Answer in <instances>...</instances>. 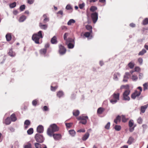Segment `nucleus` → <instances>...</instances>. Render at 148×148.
I'll return each mask as SVG.
<instances>
[{
	"label": "nucleus",
	"mask_w": 148,
	"mask_h": 148,
	"mask_svg": "<svg viewBox=\"0 0 148 148\" xmlns=\"http://www.w3.org/2000/svg\"><path fill=\"white\" fill-rule=\"evenodd\" d=\"M25 8V5H21L20 7V9L21 11H23Z\"/></svg>",
	"instance_id": "obj_54"
},
{
	"label": "nucleus",
	"mask_w": 148,
	"mask_h": 148,
	"mask_svg": "<svg viewBox=\"0 0 148 148\" xmlns=\"http://www.w3.org/2000/svg\"><path fill=\"white\" fill-rule=\"evenodd\" d=\"M75 22V20L73 19H70L67 22V24L68 25H71L72 24L74 23Z\"/></svg>",
	"instance_id": "obj_25"
},
{
	"label": "nucleus",
	"mask_w": 148,
	"mask_h": 148,
	"mask_svg": "<svg viewBox=\"0 0 148 148\" xmlns=\"http://www.w3.org/2000/svg\"><path fill=\"white\" fill-rule=\"evenodd\" d=\"M39 26L41 29L45 30L46 29L47 27V25H43L41 23H39Z\"/></svg>",
	"instance_id": "obj_16"
},
{
	"label": "nucleus",
	"mask_w": 148,
	"mask_h": 148,
	"mask_svg": "<svg viewBox=\"0 0 148 148\" xmlns=\"http://www.w3.org/2000/svg\"><path fill=\"white\" fill-rule=\"evenodd\" d=\"M97 9V8L94 6H92L91 7L90 10L92 12H94Z\"/></svg>",
	"instance_id": "obj_44"
},
{
	"label": "nucleus",
	"mask_w": 148,
	"mask_h": 148,
	"mask_svg": "<svg viewBox=\"0 0 148 148\" xmlns=\"http://www.w3.org/2000/svg\"><path fill=\"white\" fill-rule=\"evenodd\" d=\"M11 122V121L10 119V118L9 117H8L5 119V120L4 122V123L6 125H9L10 123Z\"/></svg>",
	"instance_id": "obj_29"
},
{
	"label": "nucleus",
	"mask_w": 148,
	"mask_h": 148,
	"mask_svg": "<svg viewBox=\"0 0 148 148\" xmlns=\"http://www.w3.org/2000/svg\"><path fill=\"white\" fill-rule=\"evenodd\" d=\"M128 65L130 67L131 69L133 68L134 66V64L133 63H132L131 62H130L128 64Z\"/></svg>",
	"instance_id": "obj_51"
},
{
	"label": "nucleus",
	"mask_w": 148,
	"mask_h": 148,
	"mask_svg": "<svg viewBox=\"0 0 148 148\" xmlns=\"http://www.w3.org/2000/svg\"><path fill=\"white\" fill-rule=\"evenodd\" d=\"M120 76V74L119 73H115L113 76V79L117 81L118 80V78Z\"/></svg>",
	"instance_id": "obj_11"
},
{
	"label": "nucleus",
	"mask_w": 148,
	"mask_h": 148,
	"mask_svg": "<svg viewBox=\"0 0 148 148\" xmlns=\"http://www.w3.org/2000/svg\"><path fill=\"white\" fill-rule=\"evenodd\" d=\"M43 110L44 111H47L49 110V108L47 106H44Z\"/></svg>",
	"instance_id": "obj_58"
},
{
	"label": "nucleus",
	"mask_w": 148,
	"mask_h": 148,
	"mask_svg": "<svg viewBox=\"0 0 148 148\" xmlns=\"http://www.w3.org/2000/svg\"><path fill=\"white\" fill-rule=\"evenodd\" d=\"M59 53L60 54L62 55L65 54L66 51V49L64 46L61 45H59Z\"/></svg>",
	"instance_id": "obj_7"
},
{
	"label": "nucleus",
	"mask_w": 148,
	"mask_h": 148,
	"mask_svg": "<svg viewBox=\"0 0 148 148\" xmlns=\"http://www.w3.org/2000/svg\"><path fill=\"white\" fill-rule=\"evenodd\" d=\"M49 19L48 18H45L44 20V22L45 23L46 22H48L49 21Z\"/></svg>",
	"instance_id": "obj_61"
},
{
	"label": "nucleus",
	"mask_w": 148,
	"mask_h": 148,
	"mask_svg": "<svg viewBox=\"0 0 148 148\" xmlns=\"http://www.w3.org/2000/svg\"><path fill=\"white\" fill-rule=\"evenodd\" d=\"M104 110L105 109L104 108L100 107L98 109L97 112L98 114H101L104 111Z\"/></svg>",
	"instance_id": "obj_21"
},
{
	"label": "nucleus",
	"mask_w": 148,
	"mask_h": 148,
	"mask_svg": "<svg viewBox=\"0 0 148 148\" xmlns=\"http://www.w3.org/2000/svg\"><path fill=\"white\" fill-rule=\"evenodd\" d=\"M77 132H85V130L84 129H80L79 130H78Z\"/></svg>",
	"instance_id": "obj_64"
},
{
	"label": "nucleus",
	"mask_w": 148,
	"mask_h": 148,
	"mask_svg": "<svg viewBox=\"0 0 148 148\" xmlns=\"http://www.w3.org/2000/svg\"><path fill=\"white\" fill-rule=\"evenodd\" d=\"M134 139L132 137H130L127 142V143L129 145L131 144L134 141Z\"/></svg>",
	"instance_id": "obj_28"
},
{
	"label": "nucleus",
	"mask_w": 148,
	"mask_h": 148,
	"mask_svg": "<svg viewBox=\"0 0 148 148\" xmlns=\"http://www.w3.org/2000/svg\"><path fill=\"white\" fill-rule=\"evenodd\" d=\"M146 52V51L145 49H143L142 50L140 51L138 53V55L139 56H142L144 53Z\"/></svg>",
	"instance_id": "obj_34"
},
{
	"label": "nucleus",
	"mask_w": 148,
	"mask_h": 148,
	"mask_svg": "<svg viewBox=\"0 0 148 148\" xmlns=\"http://www.w3.org/2000/svg\"><path fill=\"white\" fill-rule=\"evenodd\" d=\"M54 138L55 140L60 139L61 138V135L59 134H55L53 135Z\"/></svg>",
	"instance_id": "obj_13"
},
{
	"label": "nucleus",
	"mask_w": 148,
	"mask_h": 148,
	"mask_svg": "<svg viewBox=\"0 0 148 148\" xmlns=\"http://www.w3.org/2000/svg\"><path fill=\"white\" fill-rule=\"evenodd\" d=\"M91 33L90 32H86L84 34V36L88 38L90 36Z\"/></svg>",
	"instance_id": "obj_42"
},
{
	"label": "nucleus",
	"mask_w": 148,
	"mask_h": 148,
	"mask_svg": "<svg viewBox=\"0 0 148 148\" xmlns=\"http://www.w3.org/2000/svg\"><path fill=\"white\" fill-rule=\"evenodd\" d=\"M143 24L144 25H146L148 24V18H146L143 21Z\"/></svg>",
	"instance_id": "obj_33"
},
{
	"label": "nucleus",
	"mask_w": 148,
	"mask_h": 148,
	"mask_svg": "<svg viewBox=\"0 0 148 148\" xmlns=\"http://www.w3.org/2000/svg\"><path fill=\"white\" fill-rule=\"evenodd\" d=\"M64 95V93L62 91H60L57 92V96L60 98L62 97Z\"/></svg>",
	"instance_id": "obj_18"
},
{
	"label": "nucleus",
	"mask_w": 148,
	"mask_h": 148,
	"mask_svg": "<svg viewBox=\"0 0 148 148\" xmlns=\"http://www.w3.org/2000/svg\"><path fill=\"white\" fill-rule=\"evenodd\" d=\"M143 90L144 91L145 90H146L147 89V87L148 88V83H145L143 84Z\"/></svg>",
	"instance_id": "obj_40"
},
{
	"label": "nucleus",
	"mask_w": 148,
	"mask_h": 148,
	"mask_svg": "<svg viewBox=\"0 0 148 148\" xmlns=\"http://www.w3.org/2000/svg\"><path fill=\"white\" fill-rule=\"evenodd\" d=\"M65 125L67 127L69 128L72 126L73 123H66Z\"/></svg>",
	"instance_id": "obj_50"
},
{
	"label": "nucleus",
	"mask_w": 148,
	"mask_h": 148,
	"mask_svg": "<svg viewBox=\"0 0 148 148\" xmlns=\"http://www.w3.org/2000/svg\"><path fill=\"white\" fill-rule=\"evenodd\" d=\"M8 54L9 56L11 57H14L15 56V53L14 52L12 51V49H10L8 52Z\"/></svg>",
	"instance_id": "obj_27"
},
{
	"label": "nucleus",
	"mask_w": 148,
	"mask_h": 148,
	"mask_svg": "<svg viewBox=\"0 0 148 148\" xmlns=\"http://www.w3.org/2000/svg\"><path fill=\"white\" fill-rule=\"evenodd\" d=\"M59 129L57 125L55 124L51 125L48 129L47 133L50 136H52L53 133L58 130Z\"/></svg>",
	"instance_id": "obj_1"
},
{
	"label": "nucleus",
	"mask_w": 148,
	"mask_h": 148,
	"mask_svg": "<svg viewBox=\"0 0 148 148\" xmlns=\"http://www.w3.org/2000/svg\"><path fill=\"white\" fill-rule=\"evenodd\" d=\"M130 75V74L128 72H126L125 75H124L123 81L124 82H127L129 76Z\"/></svg>",
	"instance_id": "obj_10"
},
{
	"label": "nucleus",
	"mask_w": 148,
	"mask_h": 148,
	"mask_svg": "<svg viewBox=\"0 0 148 148\" xmlns=\"http://www.w3.org/2000/svg\"><path fill=\"white\" fill-rule=\"evenodd\" d=\"M74 45L72 43L70 42L68 44V47L69 49H72L73 48Z\"/></svg>",
	"instance_id": "obj_46"
},
{
	"label": "nucleus",
	"mask_w": 148,
	"mask_h": 148,
	"mask_svg": "<svg viewBox=\"0 0 148 148\" xmlns=\"http://www.w3.org/2000/svg\"><path fill=\"white\" fill-rule=\"evenodd\" d=\"M24 128L25 129H27L28 127V126L30 124V121L28 120H26L24 122Z\"/></svg>",
	"instance_id": "obj_12"
},
{
	"label": "nucleus",
	"mask_w": 148,
	"mask_h": 148,
	"mask_svg": "<svg viewBox=\"0 0 148 148\" xmlns=\"http://www.w3.org/2000/svg\"><path fill=\"white\" fill-rule=\"evenodd\" d=\"M35 138L36 140L38 142L41 143L44 141V138L43 136L39 134H36Z\"/></svg>",
	"instance_id": "obj_4"
},
{
	"label": "nucleus",
	"mask_w": 148,
	"mask_h": 148,
	"mask_svg": "<svg viewBox=\"0 0 148 148\" xmlns=\"http://www.w3.org/2000/svg\"><path fill=\"white\" fill-rule=\"evenodd\" d=\"M47 51L46 49H43L40 50V53L41 54L45 55Z\"/></svg>",
	"instance_id": "obj_32"
},
{
	"label": "nucleus",
	"mask_w": 148,
	"mask_h": 148,
	"mask_svg": "<svg viewBox=\"0 0 148 148\" xmlns=\"http://www.w3.org/2000/svg\"><path fill=\"white\" fill-rule=\"evenodd\" d=\"M87 123V120H84L83 121H81L79 123H81L83 124H86Z\"/></svg>",
	"instance_id": "obj_56"
},
{
	"label": "nucleus",
	"mask_w": 148,
	"mask_h": 148,
	"mask_svg": "<svg viewBox=\"0 0 148 148\" xmlns=\"http://www.w3.org/2000/svg\"><path fill=\"white\" fill-rule=\"evenodd\" d=\"M138 61L140 64H142L143 62V60L141 58H139L138 59Z\"/></svg>",
	"instance_id": "obj_55"
},
{
	"label": "nucleus",
	"mask_w": 148,
	"mask_h": 148,
	"mask_svg": "<svg viewBox=\"0 0 148 148\" xmlns=\"http://www.w3.org/2000/svg\"><path fill=\"white\" fill-rule=\"evenodd\" d=\"M57 88H58V86H56L54 87H53L52 86H51V90L52 91H54Z\"/></svg>",
	"instance_id": "obj_59"
},
{
	"label": "nucleus",
	"mask_w": 148,
	"mask_h": 148,
	"mask_svg": "<svg viewBox=\"0 0 148 148\" xmlns=\"http://www.w3.org/2000/svg\"><path fill=\"white\" fill-rule=\"evenodd\" d=\"M66 8L67 10H69L70 9H72V8L71 7V6L69 5H67L66 7Z\"/></svg>",
	"instance_id": "obj_57"
},
{
	"label": "nucleus",
	"mask_w": 148,
	"mask_h": 148,
	"mask_svg": "<svg viewBox=\"0 0 148 148\" xmlns=\"http://www.w3.org/2000/svg\"><path fill=\"white\" fill-rule=\"evenodd\" d=\"M137 122L139 124H142L143 122V119L141 117H139L137 119Z\"/></svg>",
	"instance_id": "obj_43"
},
{
	"label": "nucleus",
	"mask_w": 148,
	"mask_h": 148,
	"mask_svg": "<svg viewBox=\"0 0 148 148\" xmlns=\"http://www.w3.org/2000/svg\"><path fill=\"white\" fill-rule=\"evenodd\" d=\"M91 16L93 23H95L98 18V13L96 12L92 13Z\"/></svg>",
	"instance_id": "obj_6"
},
{
	"label": "nucleus",
	"mask_w": 148,
	"mask_h": 148,
	"mask_svg": "<svg viewBox=\"0 0 148 148\" xmlns=\"http://www.w3.org/2000/svg\"><path fill=\"white\" fill-rule=\"evenodd\" d=\"M69 134L72 136H74L75 134V131L74 130H70L69 131Z\"/></svg>",
	"instance_id": "obj_30"
},
{
	"label": "nucleus",
	"mask_w": 148,
	"mask_h": 148,
	"mask_svg": "<svg viewBox=\"0 0 148 148\" xmlns=\"http://www.w3.org/2000/svg\"><path fill=\"white\" fill-rule=\"evenodd\" d=\"M89 136V134L87 132L86 134L84 136L82 137V140H86L88 138Z\"/></svg>",
	"instance_id": "obj_24"
},
{
	"label": "nucleus",
	"mask_w": 148,
	"mask_h": 148,
	"mask_svg": "<svg viewBox=\"0 0 148 148\" xmlns=\"http://www.w3.org/2000/svg\"><path fill=\"white\" fill-rule=\"evenodd\" d=\"M44 131L43 127L42 125H39L37 128V131L39 133H42Z\"/></svg>",
	"instance_id": "obj_9"
},
{
	"label": "nucleus",
	"mask_w": 148,
	"mask_h": 148,
	"mask_svg": "<svg viewBox=\"0 0 148 148\" xmlns=\"http://www.w3.org/2000/svg\"><path fill=\"white\" fill-rule=\"evenodd\" d=\"M11 121H15L16 120V117L15 114H12L11 116Z\"/></svg>",
	"instance_id": "obj_31"
},
{
	"label": "nucleus",
	"mask_w": 148,
	"mask_h": 148,
	"mask_svg": "<svg viewBox=\"0 0 148 148\" xmlns=\"http://www.w3.org/2000/svg\"><path fill=\"white\" fill-rule=\"evenodd\" d=\"M51 42L53 44H56L57 43V38L55 36H54L51 38Z\"/></svg>",
	"instance_id": "obj_17"
},
{
	"label": "nucleus",
	"mask_w": 148,
	"mask_h": 148,
	"mask_svg": "<svg viewBox=\"0 0 148 148\" xmlns=\"http://www.w3.org/2000/svg\"><path fill=\"white\" fill-rule=\"evenodd\" d=\"M34 1V0H28V3L29 4H32Z\"/></svg>",
	"instance_id": "obj_62"
},
{
	"label": "nucleus",
	"mask_w": 148,
	"mask_h": 148,
	"mask_svg": "<svg viewBox=\"0 0 148 148\" xmlns=\"http://www.w3.org/2000/svg\"><path fill=\"white\" fill-rule=\"evenodd\" d=\"M140 68L138 67H136L134 68L135 71L138 72L140 71Z\"/></svg>",
	"instance_id": "obj_60"
},
{
	"label": "nucleus",
	"mask_w": 148,
	"mask_h": 148,
	"mask_svg": "<svg viewBox=\"0 0 148 148\" xmlns=\"http://www.w3.org/2000/svg\"><path fill=\"white\" fill-rule=\"evenodd\" d=\"M67 33H65L64 35V40H66L67 41H69V42H72L73 40L71 38H69L68 39V40H67L66 38H67Z\"/></svg>",
	"instance_id": "obj_23"
},
{
	"label": "nucleus",
	"mask_w": 148,
	"mask_h": 148,
	"mask_svg": "<svg viewBox=\"0 0 148 148\" xmlns=\"http://www.w3.org/2000/svg\"><path fill=\"white\" fill-rule=\"evenodd\" d=\"M121 117L119 116H117L116 119L114 120V122L116 123L117 124L118 122L121 121Z\"/></svg>",
	"instance_id": "obj_22"
},
{
	"label": "nucleus",
	"mask_w": 148,
	"mask_h": 148,
	"mask_svg": "<svg viewBox=\"0 0 148 148\" xmlns=\"http://www.w3.org/2000/svg\"><path fill=\"white\" fill-rule=\"evenodd\" d=\"M110 122H109L105 125V127L106 129L108 130L110 128Z\"/></svg>",
	"instance_id": "obj_49"
},
{
	"label": "nucleus",
	"mask_w": 148,
	"mask_h": 148,
	"mask_svg": "<svg viewBox=\"0 0 148 148\" xmlns=\"http://www.w3.org/2000/svg\"><path fill=\"white\" fill-rule=\"evenodd\" d=\"M24 148H32L31 144L30 143H28L27 145L25 146Z\"/></svg>",
	"instance_id": "obj_53"
},
{
	"label": "nucleus",
	"mask_w": 148,
	"mask_h": 148,
	"mask_svg": "<svg viewBox=\"0 0 148 148\" xmlns=\"http://www.w3.org/2000/svg\"><path fill=\"white\" fill-rule=\"evenodd\" d=\"M16 3L15 2H14L11 4L10 5V7L11 8H13L15 7L16 6Z\"/></svg>",
	"instance_id": "obj_47"
},
{
	"label": "nucleus",
	"mask_w": 148,
	"mask_h": 148,
	"mask_svg": "<svg viewBox=\"0 0 148 148\" xmlns=\"http://www.w3.org/2000/svg\"><path fill=\"white\" fill-rule=\"evenodd\" d=\"M27 132L28 134L30 135L32 134L33 132V129L32 128H30L27 131Z\"/></svg>",
	"instance_id": "obj_35"
},
{
	"label": "nucleus",
	"mask_w": 148,
	"mask_h": 148,
	"mask_svg": "<svg viewBox=\"0 0 148 148\" xmlns=\"http://www.w3.org/2000/svg\"><path fill=\"white\" fill-rule=\"evenodd\" d=\"M148 106V104L142 106L141 107V112L143 113L145 112L146 109L147 108Z\"/></svg>",
	"instance_id": "obj_15"
},
{
	"label": "nucleus",
	"mask_w": 148,
	"mask_h": 148,
	"mask_svg": "<svg viewBox=\"0 0 148 148\" xmlns=\"http://www.w3.org/2000/svg\"><path fill=\"white\" fill-rule=\"evenodd\" d=\"M26 18V17L24 15L21 16L19 19V21L20 22H23Z\"/></svg>",
	"instance_id": "obj_20"
},
{
	"label": "nucleus",
	"mask_w": 148,
	"mask_h": 148,
	"mask_svg": "<svg viewBox=\"0 0 148 148\" xmlns=\"http://www.w3.org/2000/svg\"><path fill=\"white\" fill-rule=\"evenodd\" d=\"M130 91L129 90H125L123 93V99L125 100L129 101L130 98L129 96Z\"/></svg>",
	"instance_id": "obj_5"
},
{
	"label": "nucleus",
	"mask_w": 148,
	"mask_h": 148,
	"mask_svg": "<svg viewBox=\"0 0 148 148\" xmlns=\"http://www.w3.org/2000/svg\"><path fill=\"white\" fill-rule=\"evenodd\" d=\"M140 95V92H138L137 90L135 91L134 92H133L131 95V97L133 99H135L136 97H138Z\"/></svg>",
	"instance_id": "obj_8"
},
{
	"label": "nucleus",
	"mask_w": 148,
	"mask_h": 148,
	"mask_svg": "<svg viewBox=\"0 0 148 148\" xmlns=\"http://www.w3.org/2000/svg\"><path fill=\"white\" fill-rule=\"evenodd\" d=\"M86 28L88 30H90L91 32H92V27L89 25H87L86 27Z\"/></svg>",
	"instance_id": "obj_45"
},
{
	"label": "nucleus",
	"mask_w": 148,
	"mask_h": 148,
	"mask_svg": "<svg viewBox=\"0 0 148 148\" xmlns=\"http://www.w3.org/2000/svg\"><path fill=\"white\" fill-rule=\"evenodd\" d=\"M79 114V112L78 110H74L73 112V115L76 116H78Z\"/></svg>",
	"instance_id": "obj_26"
},
{
	"label": "nucleus",
	"mask_w": 148,
	"mask_h": 148,
	"mask_svg": "<svg viewBox=\"0 0 148 148\" xmlns=\"http://www.w3.org/2000/svg\"><path fill=\"white\" fill-rule=\"evenodd\" d=\"M34 145L36 148H41L42 146V145L38 143H35Z\"/></svg>",
	"instance_id": "obj_41"
},
{
	"label": "nucleus",
	"mask_w": 148,
	"mask_h": 148,
	"mask_svg": "<svg viewBox=\"0 0 148 148\" xmlns=\"http://www.w3.org/2000/svg\"><path fill=\"white\" fill-rule=\"evenodd\" d=\"M114 128L116 130L119 131L121 130V127L119 125H116L115 126Z\"/></svg>",
	"instance_id": "obj_39"
},
{
	"label": "nucleus",
	"mask_w": 148,
	"mask_h": 148,
	"mask_svg": "<svg viewBox=\"0 0 148 148\" xmlns=\"http://www.w3.org/2000/svg\"><path fill=\"white\" fill-rule=\"evenodd\" d=\"M42 33V32L41 31H40L37 34H35L33 35L32 37V40L36 43L39 44V39L42 38L43 36Z\"/></svg>",
	"instance_id": "obj_2"
},
{
	"label": "nucleus",
	"mask_w": 148,
	"mask_h": 148,
	"mask_svg": "<svg viewBox=\"0 0 148 148\" xmlns=\"http://www.w3.org/2000/svg\"><path fill=\"white\" fill-rule=\"evenodd\" d=\"M61 29L62 30H66L67 29V27L66 26H63L61 27Z\"/></svg>",
	"instance_id": "obj_63"
},
{
	"label": "nucleus",
	"mask_w": 148,
	"mask_h": 148,
	"mask_svg": "<svg viewBox=\"0 0 148 148\" xmlns=\"http://www.w3.org/2000/svg\"><path fill=\"white\" fill-rule=\"evenodd\" d=\"M37 103V100L36 99L34 100L32 102V105L34 106H36Z\"/></svg>",
	"instance_id": "obj_52"
},
{
	"label": "nucleus",
	"mask_w": 148,
	"mask_h": 148,
	"mask_svg": "<svg viewBox=\"0 0 148 148\" xmlns=\"http://www.w3.org/2000/svg\"><path fill=\"white\" fill-rule=\"evenodd\" d=\"M128 119V118H126L125 116L124 115L122 116V122H126L127 120Z\"/></svg>",
	"instance_id": "obj_38"
},
{
	"label": "nucleus",
	"mask_w": 148,
	"mask_h": 148,
	"mask_svg": "<svg viewBox=\"0 0 148 148\" xmlns=\"http://www.w3.org/2000/svg\"><path fill=\"white\" fill-rule=\"evenodd\" d=\"M119 94L114 93L112 95L113 98L110 100V102L112 104L116 103L119 100Z\"/></svg>",
	"instance_id": "obj_3"
},
{
	"label": "nucleus",
	"mask_w": 148,
	"mask_h": 148,
	"mask_svg": "<svg viewBox=\"0 0 148 148\" xmlns=\"http://www.w3.org/2000/svg\"><path fill=\"white\" fill-rule=\"evenodd\" d=\"M85 6V3H84L82 4H79V8L80 9H82Z\"/></svg>",
	"instance_id": "obj_48"
},
{
	"label": "nucleus",
	"mask_w": 148,
	"mask_h": 148,
	"mask_svg": "<svg viewBox=\"0 0 148 148\" xmlns=\"http://www.w3.org/2000/svg\"><path fill=\"white\" fill-rule=\"evenodd\" d=\"M132 79L133 81H136L138 79L137 76L136 75H133L131 78Z\"/></svg>",
	"instance_id": "obj_37"
},
{
	"label": "nucleus",
	"mask_w": 148,
	"mask_h": 148,
	"mask_svg": "<svg viewBox=\"0 0 148 148\" xmlns=\"http://www.w3.org/2000/svg\"><path fill=\"white\" fill-rule=\"evenodd\" d=\"M134 124V121L132 120H130L129 122V125L130 127H132Z\"/></svg>",
	"instance_id": "obj_36"
},
{
	"label": "nucleus",
	"mask_w": 148,
	"mask_h": 148,
	"mask_svg": "<svg viewBox=\"0 0 148 148\" xmlns=\"http://www.w3.org/2000/svg\"><path fill=\"white\" fill-rule=\"evenodd\" d=\"M77 119L78 120H81V121H83L85 120L88 119V117L87 116H81L77 118Z\"/></svg>",
	"instance_id": "obj_14"
},
{
	"label": "nucleus",
	"mask_w": 148,
	"mask_h": 148,
	"mask_svg": "<svg viewBox=\"0 0 148 148\" xmlns=\"http://www.w3.org/2000/svg\"><path fill=\"white\" fill-rule=\"evenodd\" d=\"M5 37L6 39V40L7 41H9L11 39V35L10 33L7 34L6 36Z\"/></svg>",
	"instance_id": "obj_19"
}]
</instances>
